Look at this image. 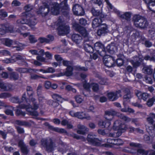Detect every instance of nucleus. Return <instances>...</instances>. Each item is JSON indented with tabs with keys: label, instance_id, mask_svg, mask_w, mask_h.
<instances>
[{
	"label": "nucleus",
	"instance_id": "nucleus-15",
	"mask_svg": "<svg viewBox=\"0 0 155 155\" xmlns=\"http://www.w3.org/2000/svg\"><path fill=\"white\" fill-rule=\"evenodd\" d=\"M94 49L101 56H103L105 54L104 45L100 42H97L94 45Z\"/></svg>",
	"mask_w": 155,
	"mask_h": 155
},
{
	"label": "nucleus",
	"instance_id": "nucleus-1",
	"mask_svg": "<svg viewBox=\"0 0 155 155\" xmlns=\"http://www.w3.org/2000/svg\"><path fill=\"white\" fill-rule=\"evenodd\" d=\"M58 4L57 3H54L51 5L49 7L46 5H44L41 6L39 10L37 11L38 14H41L43 16H46L48 14L50 8H51V11L54 15H57L58 12Z\"/></svg>",
	"mask_w": 155,
	"mask_h": 155
},
{
	"label": "nucleus",
	"instance_id": "nucleus-39",
	"mask_svg": "<svg viewBox=\"0 0 155 155\" xmlns=\"http://www.w3.org/2000/svg\"><path fill=\"white\" fill-rule=\"evenodd\" d=\"M26 90L28 95L29 97L31 99L32 98L31 96L33 95L34 94L32 88L30 86H28L27 87Z\"/></svg>",
	"mask_w": 155,
	"mask_h": 155
},
{
	"label": "nucleus",
	"instance_id": "nucleus-24",
	"mask_svg": "<svg viewBox=\"0 0 155 155\" xmlns=\"http://www.w3.org/2000/svg\"><path fill=\"white\" fill-rule=\"evenodd\" d=\"M12 86L8 83H0V88L4 91H8L12 89Z\"/></svg>",
	"mask_w": 155,
	"mask_h": 155
},
{
	"label": "nucleus",
	"instance_id": "nucleus-37",
	"mask_svg": "<svg viewBox=\"0 0 155 155\" xmlns=\"http://www.w3.org/2000/svg\"><path fill=\"white\" fill-rule=\"evenodd\" d=\"M19 77L18 75L15 72H13L10 73V78L11 79L14 80H17Z\"/></svg>",
	"mask_w": 155,
	"mask_h": 155
},
{
	"label": "nucleus",
	"instance_id": "nucleus-57",
	"mask_svg": "<svg viewBox=\"0 0 155 155\" xmlns=\"http://www.w3.org/2000/svg\"><path fill=\"white\" fill-rule=\"evenodd\" d=\"M76 101L78 103H81L83 101V99L80 96H78L75 97Z\"/></svg>",
	"mask_w": 155,
	"mask_h": 155
},
{
	"label": "nucleus",
	"instance_id": "nucleus-20",
	"mask_svg": "<svg viewBox=\"0 0 155 155\" xmlns=\"http://www.w3.org/2000/svg\"><path fill=\"white\" fill-rule=\"evenodd\" d=\"M73 27L77 31H79L82 35L85 37L84 40H86L87 38L86 37L87 35V33L85 29L83 27H81L77 23L73 24Z\"/></svg>",
	"mask_w": 155,
	"mask_h": 155
},
{
	"label": "nucleus",
	"instance_id": "nucleus-18",
	"mask_svg": "<svg viewBox=\"0 0 155 155\" xmlns=\"http://www.w3.org/2000/svg\"><path fill=\"white\" fill-rule=\"evenodd\" d=\"M120 92V91H117L115 92H110L107 94V97L109 100L114 101L121 96Z\"/></svg>",
	"mask_w": 155,
	"mask_h": 155
},
{
	"label": "nucleus",
	"instance_id": "nucleus-30",
	"mask_svg": "<svg viewBox=\"0 0 155 155\" xmlns=\"http://www.w3.org/2000/svg\"><path fill=\"white\" fill-rule=\"evenodd\" d=\"M29 52L32 55H43L44 54V51L42 49L39 50L31 49L30 50Z\"/></svg>",
	"mask_w": 155,
	"mask_h": 155
},
{
	"label": "nucleus",
	"instance_id": "nucleus-16",
	"mask_svg": "<svg viewBox=\"0 0 155 155\" xmlns=\"http://www.w3.org/2000/svg\"><path fill=\"white\" fill-rule=\"evenodd\" d=\"M72 10L74 14L75 15L83 16L84 14V12L82 8L78 4L73 6Z\"/></svg>",
	"mask_w": 155,
	"mask_h": 155
},
{
	"label": "nucleus",
	"instance_id": "nucleus-26",
	"mask_svg": "<svg viewBox=\"0 0 155 155\" xmlns=\"http://www.w3.org/2000/svg\"><path fill=\"white\" fill-rule=\"evenodd\" d=\"M137 152L138 154L155 155V151L153 150L145 151L143 150L140 149L137 150Z\"/></svg>",
	"mask_w": 155,
	"mask_h": 155
},
{
	"label": "nucleus",
	"instance_id": "nucleus-25",
	"mask_svg": "<svg viewBox=\"0 0 155 155\" xmlns=\"http://www.w3.org/2000/svg\"><path fill=\"white\" fill-rule=\"evenodd\" d=\"M72 40L76 44H80L82 40V38L81 36L78 34H74L71 36Z\"/></svg>",
	"mask_w": 155,
	"mask_h": 155
},
{
	"label": "nucleus",
	"instance_id": "nucleus-60",
	"mask_svg": "<svg viewBox=\"0 0 155 155\" xmlns=\"http://www.w3.org/2000/svg\"><path fill=\"white\" fill-rule=\"evenodd\" d=\"M22 152L26 154L28 152V150L25 145L21 148Z\"/></svg>",
	"mask_w": 155,
	"mask_h": 155
},
{
	"label": "nucleus",
	"instance_id": "nucleus-2",
	"mask_svg": "<svg viewBox=\"0 0 155 155\" xmlns=\"http://www.w3.org/2000/svg\"><path fill=\"white\" fill-rule=\"evenodd\" d=\"M125 125L122 124L119 120H116L114 123L112 130H114L117 132L114 133L110 132L108 136L110 137H117L120 136L122 133L126 130V128H124Z\"/></svg>",
	"mask_w": 155,
	"mask_h": 155
},
{
	"label": "nucleus",
	"instance_id": "nucleus-31",
	"mask_svg": "<svg viewBox=\"0 0 155 155\" xmlns=\"http://www.w3.org/2000/svg\"><path fill=\"white\" fill-rule=\"evenodd\" d=\"M137 96L139 99H142L144 100H146L149 97V95L147 93H142L140 92L137 94Z\"/></svg>",
	"mask_w": 155,
	"mask_h": 155
},
{
	"label": "nucleus",
	"instance_id": "nucleus-9",
	"mask_svg": "<svg viewBox=\"0 0 155 155\" xmlns=\"http://www.w3.org/2000/svg\"><path fill=\"white\" fill-rule=\"evenodd\" d=\"M134 58L135 59L131 62V63L134 67H137L139 66L140 62L143 59L147 61L149 60L151 61H155V58L154 57H151L149 55L145 56L144 58L141 57H139V58L136 57Z\"/></svg>",
	"mask_w": 155,
	"mask_h": 155
},
{
	"label": "nucleus",
	"instance_id": "nucleus-58",
	"mask_svg": "<svg viewBox=\"0 0 155 155\" xmlns=\"http://www.w3.org/2000/svg\"><path fill=\"white\" fill-rule=\"evenodd\" d=\"M116 63L118 66H120L123 64V61L121 58H118L117 60Z\"/></svg>",
	"mask_w": 155,
	"mask_h": 155
},
{
	"label": "nucleus",
	"instance_id": "nucleus-5",
	"mask_svg": "<svg viewBox=\"0 0 155 155\" xmlns=\"http://www.w3.org/2000/svg\"><path fill=\"white\" fill-rule=\"evenodd\" d=\"M2 43L6 46L10 47L12 45H15L14 47L16 48V50L18 51H21L25 47V45L16 41H13L7 38H2L1 39Z\"/></svg>",
	"mask_w": 155,
	"mask_h": 155
},
{
	"label": "nucleus",
	"instance_id": "nucleus-7",
	"mask_svg": "<svg viewBox=\"0 0 155 155\" xmlns=\"http://www.w3.org/2000/svg\"><path fill=\"white\" fill-rule=\"evenodd\" d=\"M83 87L84 90L83 94L85 96H89V95L90 88H92V90L94 92H97L99 88L98 85L95 83H92L90 84L85 82L83 84Z\"/></svg>",
	"mask_w": 155,
	"mask_h": 155
},
{
	"label": "nucleus",
	"instance_id": "nucleus-41",
	"mask_svg": "<svg viewBox=\"0 0 155 155\" xmlns=\"http://www.w3.org/2000/svg\"><path fill=\"white\" fill-rule=\"evenodd\" d=\"M29 40L31 43H35L37 41V39L35 38L34 36L32 35H29Z\"/></svg>",
	"mask_w": 155,
	"mask_h": 155
},
{
	"label": "nucleus",
	"instance_id": "nucleus-4",
	"mask_svg": "<svg viewBox=\"0 0 155 155\" xmlns=\"http://www.w3.org/2000/svg\"><path fill=\"white\" fill-rule=\"evenodd\" d=\"M133 21L135 26L137 28H146L148 25L146 19L139 15H134L133 18Z\"/></svg>",
	"mask_w": 155,
	"mask_h": 155
},
{
	"label": "nucleus",
	"instance_id": "nucleus-55",
	"mask_svg": "<svg viewBox=\"0 0 155 155\" xmlns=\"http://www.w3.org/2000/svg\"><path fill=\"white\" fill-rule=\"evenodd\" d=\"M16 115L17 116L21 115L24 116L25 114V113L24 112L21 111L19 109H18L16 110Z\"/></svg>",
	"mask_w": 155,
	"mask_h": 155
},
{
	"label": "nucleus",
	"instance_id": "nucleus-46",
	"mask_svg": "<svg viewBox=\"0 0 155 155\" xmlns=\"http://www.w3.org/2000/svg\"><path fill=\"white\" fill-rule=\"evenodd\" d=\"M4 62L6 63H13L15 61V60H14V57H12L10 59H6L3 60Z\"/></svg>",
	"mask_w": 155,
	"mask_h": 155
},
{
	"label": "nucleus",
	"instance_id": "nucleus-35",
	"mask_svg": "<svg viewBox=\"0 0 155 155\" xmlns=\"http://www.w3.org/2000/svg\"><path fill=\"white\" fill-rule=\"evenodd\" d=\"M143 71L145 74H151L152 72V70L149 67L145 66L142 70Z\"/></svg>",
	"mask_w": 155,
	"mask_h": 155
},
{
	"label": "nucleus",
	"instance_id": "nucleus-47",
	"mask_svg": "<svg viewBox=\"0 0 155 155\" xmlns=\"http://www.w3.org/2000/svg\"><path fill=\"white\" fill-rule=\"evenodd\" d=\"M51 28L53 30L55 29L57 30L58 29V22L56 21L53 23L51 25Z\"/></svg>",
	"mask_w": 155,
	"mask_h": 155
},
{
	"label": "nucleus",
	"instance_id": "nucleus-21",
	"mask_svg": "<svg viewBox=\"0 0 155 155\" xmlns=\"http://www.w3.org/2000/svg\"><path fill=\"white\" fill-rule=\"evenodd\" d=\"M60 8H59V11L60 10L61 8V11L64 15L65 13L66 14H67L69 11V7L67 4L66 1L64 0L60 4Z\"/></svg>",
	"mask_w": 155,
	"mask_h": 155
},
{
	"label": "nucleus",
	"instance_id": "nucleus-38",
	"mask_svg": "<svg viewBox=\"0 0 155 155\" xmlns=\"http://www.w3.org/2000/svg\"><path fill=\"white\" fill-rule=\"evenodd\" d=\"M131 16V13L130 12H127L124 14L121 15V17L126 19L127 20H129Z\"/></svg>",
	"mask_w": 155,
	"mask_h": 155
},
{
	"label": "nucleus",
	"instance_id": "nucleus-27",
	"mask_svg": "<svg viewBox=\"0 0 155 155\" xmlns=\"http://www.w3.org/2000/svg\"><path fill=\"white\" fill-rule=\"evenodd\" d=\"M91 11L94 16H99L101 18H103L104 17V15L99 10H96L94 8H92L91 9Z\"/></svg>",
	"mask_w": 155,
	"mask_h": 155
},
{
	"label": "nucleus",
	"instance_id": "nucleus-32",
	"mask_svg": "<svg viewBox=\"0 0 155 155\" xmlns=\"http://www.w3.org/2000/svg\"><path fill=\"white\" fill-rule=\"evenodd\" d=\"M84 49L87 52L92 53L94 51V49L88 43H86L84 45Z\"/></svg>",
	"mask_w": 155,
	"mask_h": 155
},
{
	"label": "nucleus",
	"instance_id": "nucleus-56",
	"mask_svg": "<svg viewBox=\"0 0 155 155\" xmlns=\"http://www.w3.org/2000/svg\"><path fill=\"white\" fill-rule=\"evenodd\" d=\"M124 128H126V130L127 129H128L129 130V131L131 132H134L135 130V129L134 128L130 126H128L125 125L124 126Z\"/></svg>",
	"mask_w": 155,
	"mask_h": 155
},
{
	"label": "nucleus",
	"instance_id": "nucleus-28",
	"mask_svg": "<svg viewBox=\"0 0 155 155\" xmlns=\"http://www.w3.org/2000/svg\"><path fill=\"white\" fill-rule=\"evenodd\" d=\"M114 139L110 138L106 139L104 140V142L107 143L101 144V146H103L106 147H111L112 146L111 144L114 145Z\"/></svg>",
	"mask_w": 155,
	"mask_h": 155
},
{
	"label": "nucleus",
	"instance_id": "nucleus-54",
	"mask_svg": "<svg viewBox=\"0 0 155 155\" xmlns=\"http://www.w3.org/2000/svg\"><path fill=\"white\" fill-rule=\"evenodd\" d=\"M17 71L21 73H25L28 72V70L27 68H19L17 69Z\"/></svg>",
	"mask_w": 155,
	"mask_h": 155
},
{
	"label": "nucleus",
	"instance_id": "nucleus-61",
	"mask_svg": "<svg viewBox=\"0 0 155 155\" xmlns=\"http://www.w3.org/2000/svg\"><path fill=\"white\" fill-rule=\"evenodd\" d=\"M9 94L7 93H4L0 94V98H6L8 97Z\"/></svg>",
	"mask_w": 155,
	"mask_h": 155
},
{
	"label": "nucleus",
	"instance_id": "nucleus-36",
	"mask_svg": "<svg viewBox=\"0 0 155 155\" xmlns=\"http://www.w3.org/2000/svg\"><path fill=\"white\" fill-rule=\"evenodd\" d=\"M28 18L26 19H20L17 20V23L18 26H21L22 24H27Z\"/></svg>",
	"mask_w": 155,
	"mask_h": 155
},
{
	"label": "nucleus",
	"instance_id": "nucleus-29",
	"mask_svg": "<svg viewBox=\"0 0 155 155\" xmlns=\"http://www.w3.org/2000/svg\"><path fill=\"white\" fill-rule=\"evenodd\" d=\"M102 20L101 18L98 19L95 18L93 21L92 26L93 28H95L97 27L101 26L102 24Z\"/></svg>",
	"mask_w": 155,
	"mask_h": 155
},
{
	"label": "nucleus",
	"instance_id": "nucleus-59",
	"mask_svg": "<svg viewBox=\"0 0 155 155\" xmlns=\"http://www.w3.org/2000/svg\"><path fill=\"white\" fill-rule=\"evenodd\" d=\"M0 53L4 55L7 56L10 55V53L9 51L6 50H3L0 51Z\"/></svg>",
	"mask_w": 155,
	"mask_h": 155
},
{
	"label": "nucleus",
	"instance_id": "nucleus-52",
	"mask_svg": "<svg viewBox=\"0 0 155 155\" xmlns=\"http://www.w3.org/2000/svg\"><path fill=\"white\" fill-rule=\"evenodd\" d=\"M38 40L41 43H48V41L47 40V38L43 37H40L39 38Z\"/></svg>",
	"mask_w": 155,
	"mask_h": 155
},
{
	"label": "nucleus",
	"instance_id": "nucleus-43",
	"mask_svg": "<svg viewBox=\"0 0 155 155\" xmlns=\"http://www.w3.org/2000/svg\"><path fill=\"white\" fill-rule=\"evenodd\" d=\"M114 145H122L123 143V141L120 139H115L114 141Z\"/></svg>",
	"mask_w": 155,
	"mask_h": 155
},
{
	"label": "nucleus",
	"instance_id": "nucleus-50",
	"mask_svg": "<svg viewBox=\"0 0 155 155\" xmlns=\"http://www.w3.org/2000/svg\"><path fill=\"white\" fill-rule=\"evenodd\" d=\"M149 37L151 38H153L155 35V31L153 29L149 30Z\"/></svg>",
	"mask_w": 155,
	"mask_h": 155
},
{
	"label": "nucleus",
	"instance_id": "nucleus-64",
	"mask_svg": "<svg viewBox=\"0 0 155 155\" xmlns=\"http://www.w3.org/2000/svg\"><path fill=\"white\" fill-rule=\"evenodd\" d=\"M47 73H52L55 72V70L52 67H49L46 70Z\"/></svg>",
	"mask_w": 155,
	"mask_h": 155
},
{
	"label": "nucleus",
	"instance_id": "nucleus-40",
	"mask_svg": "<svg viewBox=\"0 0 155 155\" xmlns=\"http://www.w3.org/2000/svg\"><path fill=\"white\" fill-rule=\"evenodd\" d=\"M155 101V96L149 99L147 102V105L148 107H151Z\"/></svg>",
	"mask_w": 155,
	"mask_h": 155
},
{
	"label": "nucleus",
	"instance_id": "nucleus-42",
	"mask_svg": "<svg viewBox=\"0 0 155 155\" xmlns=\"http://www.w3.org/2000/svg\"><path fill=\"white\" fill-rule=\"evenodd\" d=\"M61 123L63 125H67V127L68 128H71L72 127V125L69 123L68 121L66 120H63L62 121Z\"/></svg>",
	"mask_w": 155,
	"mask_h": 155
},
{
	"label": "nucleus",
	"instance_id": "nucleus-44",
	"mask_svg": "<svg viewBox=\"0 0 155 155\" xmlns=\"http://www.w3.org/2000/svg\"><path fill=\"white\" fill-rule=\"evenodd\" d=\"M120 118L126 122H128L131 121V119L130 118L124 115H121Z\"/></svg>",
	"mask_w": 155,
	"mask_h": 155
},
{
	"label": "nucleus",
	"instance_id": "nucleus-11",
	"mask_svg": "<svg viewBox=\"0 0 155 155\" xmlns=\"http://www.w3.org/2000/svg\"><path fill=\"white\" fill-rule=\"evenodd\" d=\"M70 31V27L62 21L59 19V35H64L68 34Z\"/></svg>",
	"mask_w": 155,
	"mask_h": 155
},
{
	"label": "nucleus",
	"instance_id": "nucleus-45",
	"mask_svg": "<svg viewBox=\"0 0 155 155\" xmlns=\"http://www.w3.org/2000/svg\"><path fill=\"white\" fill-rule=\"evenodd\" d=\"M11 101L14 103H21V101H20L18 97H13L10 99Z\"/></svg>",
	"mask_w": 155,
	"mask_h": 155
},
{
	"label": "nucleus",
	"instance_id": "nucleus-10",
	"mask_svg": "<svg viewBox=\"0 0 155 155\" xmlns=\"http://www.w3.org/2000/svg\"><path fill=\"white\" fill-rule=\"evenodd\" d=\"M41 146L42 148L45 149L48 152L51 151L53 149L52 143L50 140L42 139L41 140Z\"/></svg>",
	"mask_w": 155,
	"mask_h": 155
},
{
	"label": "nucleus",
	"instance_id": "nucleus-19",
	"mask_svg": "<svg viewBox=\"0 0 155 155\" xmlns=\"http://www.w3.org/2000/svg\"><path fill=\"white\" fill-rule=\"evenodd\" d=\"M116 114L115 111L110 110L109 111H106L105 112L104 118L105 119L108 121H106L110 122L112 120L114 117V116Z\"/></svg>",
	"mask_w": 155,
	"mask_h": 155
},
{
	"label": "nucleus",
	"instance_id": "nucleus-53",
	"mask_svg": "<svg viewBox=\"0 0 155 155\" xmlns=\"http://www.w3.org/2000/svg\"><path fill=\"white\" fill-rule=\"evenodd\" d=\"M0 15L3 17H5L8 16V14L3 9H1L0 10Z\"/></svg>",
	"mask_w": 155,
	"mask_h": 155
},
{
	"label": "nucleus",
	"instance_id": "nucleus-6",
	"mask_svg": "<svg viewBox=\"0 0 155 155\" xmlns=\"http://www.w3.org/2000/svg\"><path fill=\"white\" fill-rule=\"evenodd\" d=\"M111 122L109 121H103L102 120H100L98 123V125L102 128H106V130L99 129L98 132L99 134L103 135H106L107 133L111 131L112 128L110 127Z\"/></svg>",
	"mask_w": 155,
	"mask_h": 155
},
{
	"label": "nucleus",
	"instance_id": "nucleus-48",
	"mask_svg": "<svg viewBox=\"0 0 155 155\" xmlns=\"http://www.w3.org/2000/svg\"><path fill=\"white\" fill-rule=\"evenodd\" d=\"M15 59L14 58V60L15 61L17 60H20L22 61H24L25 59V58L24 57L20 55H18L15 57Z\"/></svg>",
	"mask_w": 155,
	"mask_h": 155
},
{
	"label": "nucleus",
	"instance_id": "nucleus-8",
	"mask_svg": "<svg viewBox=\"0 0 155 155\" xmlns=\"http://www.w3.org/2000/svg\"><path fill=\"white\" fill-rule=\"evenodd\" d=\"M69 114L72 117H76L81 120L86 119L87 120H90L91 119V117L89 114L84 112H75L73 111H71L69 112Z\"/></svg>",
	"mask_w": 155,
	"mask_h": 155
},
{
	"label": "nucleus",
	"instance_id": "nucleus-12",
	"mask_svg": "<svg viewBox=\"0 0 155 155\" xmlns=\"http://www.w3.org/2000/svg\"><path fill=\"white\" fill-rule=\"evenodd\" d=\"M26 18H28L27 25L32 29L35 28V26L37 23V21L34 14L31 13L26 14Z\"/></svg>",
	"mask_w": 155,
	"mask_h": 155
},
{
	"label": "nucleus",
	"instance_id": "nucleus-3",
	"mask_svg": "<svg viewBox=\"0 0 155 155\" xmlns=\"http://www.w3.org/2000/svg\"><path fill=\"white\" fill-rule=\"evenodd\" d=\"M31 101L33 103V107H31V106L29 104L25 105L23 104H20L17 106V108L19 109H25V108L27 111L29 112L30 115L34 116H37L38 115V113L35 110H36L38 108V105L36 104L35 102V98H31Z\"/></svg>",
	"mask_w": 155,
	"mask_h": 155
},
{
	"label": "nucleus",
	"instance_id": "nucleus-22",
	"mask_svg": "<svg viewBox=\"0 0 155 155\" xmlns=\"http://www.w3.org/2000/svg\"><path fill=\"white\" fill-rule=\"evenodd\" d=\"M77 127L79 130H77V132L79 134H84L86 132L89 131L88 128L81 124H78Z\"/></svg>",
	"mask_w": 155,
	"mask_h": 155
},
{
	"label": "nucleus",
	"instance_id": "nucleus-14",
	"mask_svg": "<svg viewBox=\"0 0 155 155\" xmlns=\"http://www.w3.org/2000/svg\"><path fill=\"white\" fill-rule=\"evenodd\" d=\"M96 136L95 134H90L88 135L87 140L92 145L96 146H101L100 141L96 138Z\"/></svg>",
	"mask_w": 155,
	"mask_h": 155
},
{
	"label": "nucleus",
	"instance_id": "nucleus-34",
	"mask_svg": "<svg viewBox=\"0 0 155 155\" xmlns=\"http://www.w3.org/2000/svg\"><path fill=\"white\" fill-rule=\"evenodd\" d=\"M105 1L106 2L108 8H109L111 10H112L113 11H114L115 12L119 14L120 12L119 11H117V10L109 2V1L108 0H105Z\"/></svg>",
	"mask_w": 155,
	"mask_h": 155
},
{
	"label": "nucleus",
	"instance_id": "nucleus-13",
	"mask_svg": "<svg viewBox=\"0 0 155 155\" xmlns=\"http://www.w3.org/2000/svg\"><path fill=\"white\" fill-rule=\"evenodd\" d=\"M60 61H62L64 65L68 66L65 72L66 75L67 76H71L72 74L73 70V68L71 66V63L69 61L63 60L62 58L59 56V63Z\"/></svg>",
	"mask_w": 155,
	"mask_h": 155
},
{
	"label": "nucleus",
	"instance_id": "nucleus-17",
	"mask_svg": "<svg viewBox=\"0 0 155 155\" xmlns=\"http://www.w3.org/2000/svg\"><path fill=\"white\" fill-rule=\"evenodd\" d=\"M103 61L106 66L110 68L114 64V59L109 56H104Z\"/></svg>",
	"mask_w": 155,
	"mask_h": 155
},
{
	"label": "nucleus",
	"instance_id": "nucleus-62",
	"mask_svg": "<svg viewBox=\"0 0 155 155\" xmlns=\"http://www.w3.org/2000/svg\"><path fill=\"white\" fill-rule=\"evenodd\" d=\"M88 111L92 113H94L96 112V110L93 106H91L87 109Z\"/></svg>",
	"mask_w": 155,
	"mask_h": 155
},
{
	"label": "nucleus",
	"instance_id": "nucleus-33",
	"mask_svg": "<svg viewBox=\"0 0 155 155\" xmlns=\"http://www.w3.org/2000/svg\"><path fill=\"white\" fill-rule=\"evenodd\" d=\"M24 8L25 12L23 13V15L26 17L27 16V15L26 14L31 13V12H30V11L32 9V7L31 5H26L25 6Z\"/></svg>",
	"mask_w": 155,
	"mask_h": 155
},
{
	"label": "nucleus",
	"instance_id": "nucleus-63",
	"mask_svg": "<svg viewBox=\"0 0 155 155\" xmlns=\"http://www.w3.org/2000/svg\"><path fill=\"white\" fill-rule=\"evenodd\" d=\"M80 23L83 25H86L87 24L86 20L84 18H81L79 20Z\"/></svg>",
	"mask_w": 155,
	"mask_h": 155
},
{
	"label": "nucleus",
	"instance_id": "nucleus-49",
	"mask_svg": "<svg viewBox=\"0 0 155 155\" xmlns=\"http://www.w3.org/2000/svg\"><path fill=\"white\" fill-rule=\"evenodd\" d=\"M75 68L76 70L80 71H86L87 70V68L84 67H81L79 66H76Z\"/></svg>",
	"mask_w": 155,
	"mask_h": 155
},
{
	"label": "nucleus",
	"instance_id": "nucleus-23",
	"mask_svg": "<svg viewBox=\"0 0 155 155\" xmlns=\"http://www.w3.org/2000/svg\"><path fill=\"white\" fill-rule=\"evenodd\" d=\"M100 28L97 31V34L99 36L104 35L107 32V26L105 24H102L100 26Z\"/></svg>",
	"mask_w": 155,
	"mask_h": 155
},
{
	"label": "nucleus",
	"instance_id": "nucleus-51",
	"mask_svg": "<svg viewBox=\"0 0 155 155\" xmlns=\"http://www.w3.org/2000/svg\"><path fill=\"white\" fill-rule=\"evenodd\" d=\"M131 97V96L130 92H128L127 94L124 96V101L125 103V101L127 100H129Z\"/></svg>",
	"mask_w": 155,
	"mask_h": 155
}]
</instances>
